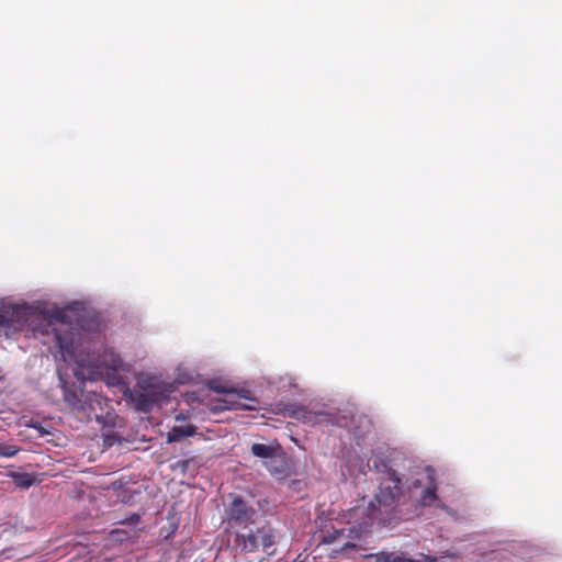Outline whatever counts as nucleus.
<instances>
[{
    "mask_svg": "<svg viewBox=\"0 0 562 562\" xmlns=\"http://www.w3.org/2000/svg\"><path fill=\"white\" fill-rule=\"evenodd\" d=\"M225 522V542L234 557L247 558L259 552L272 554L282 538L281 531L240 496H235L226 506Z\"/></svg>",
    "mask_w": 562,
    "mask_h": 562,
    "instance_id": "obj_1",
    "label": "nucleus"
},
{
    "mask_svg": "<svg viewBox=\"0 0 562 562\" xmlns=\"http://www.w3.org/2000/svg\"><path fill=\"white\" fill-rule=\"evenodd\" d=\"M55 319L60 322V327H54V336H55V342L56 346L59 349L60 356L64 361L70 362L75 361L79 364L80 368L89 369V373L93 374L95 372V369H98V364L94 362H89L88 364L85 363L83 360L76 359L75 353V337L76 333L72 327L67 325L64 321V316L61 313H58V315L55 317Z\"/></svg>",
    "mask_w": 562,
    "mask_h": 562,
    "instance_id": "obj_2",
    "label": "nucleus"
},
{
    "mask_svg": "<svg viewBox=\"0 0 562 562\" xmlns=\"http://www.w3.org/2000/svg\"><path fill=\"white\" fill-rule=\"evenodd\" d=\"M382 465L386 476L381 483L375 501L380 506L391 507L402 495V479L394 469L389 468L385 463Z\"/></svg>",
    "mask_w": 562,
    "mask_h": 562,
    "instance_id": "obj_3",
    "label": "nucleus"
},
{
    "mask_svg": "<svg viewBox=\"0 0 562 562\" xmlns=\"http://www.w3.org/2000/svg\"><path fill=\"white\" fill-rule=\"evenodd\" d=\"M263 465L272 476L279 480L285 479L291 474L290 465L286 461L285 453L283 452L282 448L268 461H263Z\"/></svg>",
    "mask_w": 562,
    "mask_h": 562,
    "instance_id": "obj_4",
    "label": "nucleus"
},
{
    "mask_svg": "<svg viewBox=\"0 0 562 562\" xmlns=\"http://www.w3.org/2000/svg\"><path fill=\"white\" fill-rule=\"evenodd\" d=\"M217 392L224 393L223 403L225 404V409H252L254 406L241 403V400H250L249 391L247 390H220L217 387H213Z\"/></svg>",
    "mask_w": 562,
    "mask_h": 562,
    "instance_id": "obj_5",
    "label": "nucleus"
},
{
    "mask_svg": "<svg viewBox=\"0 0 562 562\" xmlns=\"http://www.w3.org/2000/svg\"><path fill=\"white\" fill-rule=\"evenodd\" d=\"M139 385L142 386L143 391L142 392H137L133 396V401L136 403V406H137V408L139 411L148 413V412L151 411L154 404L157 402L158 396H157L156 393H153V392L148 391L143 385V383H139Z\"/></svg>",
    "mask_w": 562,
    "mask_h": 562,
    "instance_id": "obj_6",
    "label": "nucleus"
},
{
    "mask_svg": "<svg viewBox=\"0 0 562 562\" xmlns=\"http://www.w3.org/2000/svg\"><path fill=\"white\" fill-rule=\"evenodd\" d=\"M22 310L15 305H8L0 310V327H10L15 323H20L22 318Z\"/></svg>",
    "mask_w": 562,
    "mask_h": 562,
    "instance_id": "obj_7",
    "label": "nucleus"
},
{
    "mask_svg": "<svg viewBox=\"0 0 562 562\" xmlns=\"http://www.w3.org/2000/svg\"><path fill=\"white\" fill-rule=\"evenodd\" d=\"M64 390V401L76 411H86V402L81 400L82 392L79 394L72 390L64 380H61Z\"/></svg>",
    "mask_w": 562,
    "mask_h": 562,
    "instance_id": "obj_8",
    "label": "nucleus"
},
{
    "mask_svg": "<svg viewBox=\"0 0 562 562\" xmlns=\"http://www.w3.org/2000/svg\"><path fill=\"white\" fill-rule=\"evenodd\" d=\"M281 447L279 445H266V443H254L250 448L251 453L255 457L263 459V461H268L274 453H277Z\"/></svg>",
    "mask_w": 562,
    "mask_h": 562,
    "instance_id": "obj_9",
    "label": "nucleus"
},
{
    "mask_svg": "<svg viewBox=\"0 0 562 562\" xmlns=\"http://www.w3.org/2000/svg\"><path fill=\"white\" fill-rule=\"evenodd\" d=\"M436 499H437V484H436L435 477L432 475H429V482H428L426 488L423 491L419 502L423 506H430L435 503Z\"/></svg>",
    "mask_w": 562,
    "mask_h": 562,
    "instance_id": "obj_10",
    "label": "nucleus"
},
{
    "mask_svg": "<svg viewBox=\"0 0 562 562\" xmlns=\"http://www.w3.org/2000/svg\"><path fill=\"white\" fill-rule=\"evenodd\" d=\"M195 434V427L192 425L173 426L168 432V441H179L182 438L193 436Z\"/></svg>",
    "mask_w": 562,
    "mask_h": 562,
    "instance_id": "obj_11",
    "label": "nucleus"
},
{
    "mask_svg": "<svg viewBox=\"0 0 562 562\" xmlns=\"http://www.w3.org/2000/svg\"><path fill=\"white\" fill-rule=\"evenodd\" d=\"M10 476L13 483L20 488H29L35 482L33 474L30 473L12 472Z\"/></svg>",
    "mask_w": 562,
    "mask_h": 562,
    "instance_id": "obj_12",
    "label": "nucleus"
},
{
    "mask_svg": "<svg viewBox=\"0 0 562 562\" xmlns=\"http://www.w3.org/2000/svg\"><path fill=\"white\" fill-rule=\"evenodd\" d=\"M379 562H422L403 555H397L394 552H382L378 558Z\"/></svg>",
    "mask_w": 562,
    "mask_h": 562,
    "instance_id": "obj_13",
    "label": "nucleus"
},
{
    "mask_svg": "<svg viewBox=\"0 0 562 562\" xmlns=\"http://www.w3.org/2000/svg\"><path fill=\"white\" fill-rule=\"evenodd\" d=\"M20 449L13 445L0 443V457L12 458L18 454Z\"/></svg>",
    "mask_w": 562,
    "mask_h": 562,
    "instance_id": "obj_14",
    "label": "nucleus"
},
{
    "mask_svg": "<svg viewBox=\"0 0 562 562\" xmlns=\"http://www.w3.org/2000/svg\"><path fill=\"white\" fill-rule=\"evenodd\" d=\"M30 427L36 429L41 434V436L49 434V431L46 430L40 423H34V424L32 423V424H30Z\"/></svg>",
    "mask_w": 562,
    "mask_h": 562,
    "instance_id": "obj_15",
    "label": "nucleus"
},
{
    "mask_svg": "<svg viewBox=\"0 0 562 562\" xmlns=\"http://www.w3.org/2000/svg\"><path fill=\"white\" fill-rule=\"evenodd\" d=\"M122 364V361L119 357H113L112 358V361H111V364H110V368L113 369V370H116L121 367Z\"/></svg>",
    "mask_w": 562,
    "mask_h": 562,
    "instance_id": "obj_16",
    "label": "nucleus"
},
{
    "mask_svg": "<svg viewBox=\"0 0 562 562\" xmlns=\"http://www.w3.org/2000/svg\"><path fill=\"white\" fill-rule=\"evenodd\" d=\"M75 375L81 381H85L87 379L81 371H76Z\"/></svg>",
    "mask_w": 562,
    "mask_h": 562,
    "instance_id": "obj_17",
    "label": "nucleus"
},
{
    "mask_svg": "<svg viewBox=\"0 0 562 562\" xmlns=\"http://www.w3.org/2000/svg\"><path fill=\"white\" fill-rule=\"evenodd\" d=\"M90 397H94V398H95V401H97V402H99V398H98L97 393H92V394L90 395Z\"/></svg>",
    "mask_w": 562,
    "mask_h": 562,
    "instance_id": "obj_18",
    "label": "nucleus"
},
{
    "mask_svg": "<svg viewBox=\"0 0 562 562\" xmlns=\"http://www.w3.org/2000/svg\"><path fill=\"white\" fill-rule=\"evenodd\" d=\"M3 380V376H0V381Z\"/></svg>",
    "mask_w": 562,
    "mask_h": 562,
    "instance_id": "obj_19",
    "label": "nucleus"
}]
</instances>
